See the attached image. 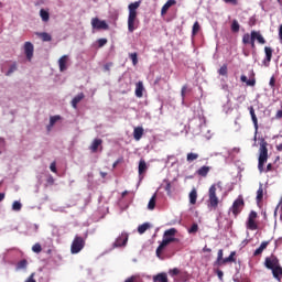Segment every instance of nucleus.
Listing matches in <instances>:
<instances>
[{"mask_svg": "<svg viewBox=\"0 0 282 282\" xmlns=\"http://www.w3.org/2000/svg\"><path fill=\"white\" fill-rule=\"evenodd\" d=\"M142 4V1L131 2L128 6L129 15H128V30L130 33L135 32L138 30V25H140V21L138 20V8Z\"/></svg>", "mask_w": 282, "mask_h": 282, "instance_id": "obj_1", "label": "nucleus"}, {"mask_svg": "<svg viewBox=\"0 0 282 282\" xmlns=\"http://www.w3.org/2000/svg\"><path fill=\"white\" fill-rule=\"evenodd\" d=\"M175 235H177V229L175 228H170L164 231L163 234V240L156 248V257H162V252H164V249L170 245V243H175L180 241V239L175 238Z\"/></svg>", "mask_w": 282, "mask_h": 282, "instance_id": "obj_2", "label": "nucleus"}, {"mask_svg": "<svg viewBox=\"0 0 282 282\" xmlns=\"http://www.w3.org/2000/svg\"><path fill=\"white\" fill-rule=\"evenodd\" d=\"M265 162H268V141H265V139H260L259 161H258V170L260 171V173H263V167L265 166Z\"/></svg>", "mask_w": 282, "mask_h": 282, "instance_id": "obj_3", "label": "nucleus"}, {"mask_svg": "<svg viewBox=\"0 0 282 282\" xmlns=\"http://www.w3.org/2000/svg\"><path fill=\"white\" fill-rule=\"evenodd\" d=\"M217 187L221 188V182L213 184L208 189V206L209 208H214V210H217V207L219 206V197H217Z\"/></svg>", "mask_w": 282, "mask_h": 282, "instance_id": "obj_4", "label": "nucleus"}, {"mask_svg": "<svg viewBox=\"0 0 282 282\" xmlns=\"http://www.w3.org/2000/svg\"><path fill=\"white\" fill-rule=\"evenodd\" d=\"M85 238L76 235L70 245L72 254H78L85 248Z\"/></svg>", "mask_w": 282, "mask_h": 282, "instance_id": "obj_5", "label": "nucleus"}, {"mask_svg": "<svg viewBox=\"0 0 282 282\" xmlns=\"http://www.w3.org/2000/svg\"><path fill=\"white\" fill-rule=\"evenodd\" d=\"M243 206L246 203L243 202V197L239 196L234 203L232 206L229 208V213H232L234 217H239L241 210H243Z\"/></svg>", "mask_w": 282, "mask_h": 282, "instance_id": "obj_6", "label": "nucleus"}, {"mask_svg": "<svg viewBox=\"0 0 282 282\" xmlns=\"http://www.w3.org/2000/svg\"><path fill=\"white\" fill-rule=\"evenodd\" d=\"M264 265L268 268V270L272 271V274H274L275 268H281V264L279 263V258L272 257V258H265Z\"/></svg>", "mask_w": 282, "mask_h": 282, "instance_id": "obj_7", "label": "nucleus"}, {"mask_svg": "<svg viewBox=\"0 0 282 282\" xmlns=\"http://www.w3.org/2000/svg\"><path fill=\"white\" fill-rule=\"evenodd\" d=\"M257 217H258L257 212L254 210L250 212L248 221H247V228L249 230H259V225H257V221H256Z\"/></svg>", "mask_w": 282, "mask_h": 282, "instance_id": "obj_8", "label": "nucleus"}, {"mask_svg": "<svg viewBox=\"0 0 282 282\" xmlns=\"http://www.w3.org/2000/svg\"><path fill=\"white\" fill-rule=\"evenodd\" d=\"M91 28L93 30H109V24H107V21L100 20L98 18L91 19Z\"/></svg>", "mask_w": 282, "mask_h": 282, "instance_id": "obj_9", "label": "nucleus"}, {"mask_svg": "<svg viewBox=\"0 0 282 282\" xmlns=\"http://www.w3.org/2000/svg\"><path fill=\"white\" fill-rule=\"evenodd\" d=\"M127 241H129V235L122 232L113 242V248H122V246H127Z\"/></svg>", "mask_w": 282, "mask_h": 282, "instance_id": "obj_10", "label": "nucleus"}, {"mask_svg": "<svg viewBox=\"0 0 282 282\" xmlns=\"http://www.w3.org/2000/svg\"><path fill=\"white\" fill-rule=\"evenodd\" d=\"M24 53L28 58V61H32V57L34 56V44L31 42L24 43Z\"/></svg>", "mask_w": 282, "mask_h": 282, "instance_id": "obj_11", "label": "nucleus"}, {"mask_svg": "<svg viewBox=\"0 0 282 282\" xmlns=\"http://www.w3.org/2000/svg\"><path fill=\"white\" fill-rule=\"evenodd\" d=\"M252 41H258L260 45H265V37L261 34V31H251L249 34Z\"/></svg>", "mask_w": 282, "mask_h": 282, "instance_id": "obj_12", "label": "nucleus"}, {"mask_svg": "<svg viewBox=\"0 0 282 282\" xmlns=\"http://www.w3.org/2000/svg\"><path fill=\"white\" fill-rule=\"evenodd\" d=\"M274 51L272 50V47H269V46H265L264 47V54H265V57H264V59H263V65L265 66V67H270V63H271V61H272V53H273Z\"/></svg>", "mask_w": 282, "mask_h": 282, "instance_id": "obj_13", "label": "nucleus"}, {"mask_svg": "<svg viewBox=\"0 0 282 282\" xmlns=\"http://www.w3.org/2000/svg\"><path fill=\"white\" fill-rule=\"evenodd\" d=\"M99 148L100 151H102V139H95L90 144L89 150L91 151V153H98Z\"/></svg>", "mask_w": 282, "mask_h": 282, "instance_id": "obj_14", "label": "nucleus"}, {"mask_svg": "<svg viewBox=\"0 0 282 282\" xmlns=\"http://www.w3.org/2000/svg\"><path fill=\"white\" fill-rule=\"evenodd\" d=\"M176 4H177L176 0H167L161 9V17L166 15V12H169V9L173 8V6H176Z\"/></svg>", "mask_w": 282, "mask_h": 282, "instance_id": "obj_15", "label": "nucleus"}, {"mask_svg": "<svg viewBox=\"0 0 282 282\" xmlns=\"http://www.w3.org/2000/svg\"><path fill=\"white\" fill-rule=\"evenodd\" d=\"M242 43H243V45H251L252 50H254V47H257V45L254 44V40H252V37L250 36V33H245L242 35Z\"/></svg>", "mask_w": 282, "mask_h": 282, "instance_id": "obj_16", "label": "nucleus"}, {"mask_svg": "<svg viewBox=\"0 0 282 282\" xmlns=\"http://www.w3.org/2000/svg\"><path fill=\"white\" fill-rule=\"evenodd\" d=\"M210 169L212 167L208 165H203L196 171V175H198L199 177H207L208 173H210Z\"/></svg>", "mask_w": 282, "mask_h": 282, "instance_id": "obj_17", "label": "nucleus"}, {"mask_svg": "<svg viewBox=\"0 0 282 282\" xmlns=\"http://www.w3.org/2000/svg\"><path fill=\"white\" fill-rule=\"evenodd\" d=\"M143 93H144V84L142 82H138L135 84V91H134L137 98H142L144 96Z\"/></svg>", "mask_w": 282, "mask_h": 282, "instance_id": "obj_18", "label": "nucleus"}, {"mask_svg": "<svg viewBox=\"0 0 282 282\" xmlns=\"http://www.w3.org/2000/svg\"><path fill=\"white\" fill-rule=\"evenodd\" d=\"M67 61H69V56H67V55H63L58 59L59 72H65L67 69Z\"/></svg>", "mask_w": 282, "mask_h": 282, "instance_id": "obj_19", "label": "nucleus"}, {"mask_svg": "<svg viewBox=\"0 0 282 282\" xmlns=\"http://www.w3.org/2000/svg\"><path fill=\"white\" fill-rule=\"evenodd\" d=\"M143 135H144V128H142V127L134 128L133 138H134V140H137V142L142 140Z\"/></svg>", "mask_w": 282, "mask_h": 282, "instance_id": "obj_20", "label": "nucleus"}, {"mask_svg": "<svg viewBox=\"0 0 282 282\" xmlns=\"http://www.w3.org/2000/svg\"><path fill=\"white\" fill-rule=\"evenodd\" d=\"M249 111L257 133L259 131V120L257 119V113H254V108L252 106L249 108Z\"/></svg>", "mask_w": 282, "mask_h": 282, "instance_id": "obj_21", "label": "nucleus"}, {"mask_svg": "<svg viewBox=\"0 0 282 282\" xmlns=\"http://www.w3.org/2000/svg\"><path fill=\"white\" fill-rule=\"evenodd\" d=\"M249 111L257 133L259 131V120L257 119V113H254V108L252 106L249 108Z\"/></svg>", "mask_w": 282, "mask_h": 282, "instance_id": "obj_22", "label": "nucleus"}, {"mask_svg": "<svg viewBox=\"0 0 282 282\" xmlns=\"http://www.w3.org/2000/svg\"><path fill=\"white\" fill-rule=\"evenodd\" d=\"M237 252L231 251L229 257L224 258L223 262H220V265H226V263H235L237 261V259H235Z\"/></svg>", "mask_w": 282, "mask_h": 282, "instance_id": "obj_23", "label": "nucleus"}, {"mask_svg": "<svg viewBox=\"0 0 282 282\" xmlns=\"http://www.w3.org/2000/svg\"><path fill=\"white\" fill-rule=\"evenodd\" d=\"M85 98V94L79 93L77 96H75L72 100V107L73 109H78V102Z\"/></svg>", "mask_w": 282, "mask_h": 282, "instance_id": "obj_24", "label": "nucleus"}, {"mask_svg": "<svg viewBox=\"0 0 282 282\" xmlns=\"http://www.w3.org/2000/svg\"><path fill=\"white\" fill-rule=\"evenodd\" d=\"M256 202L258 206L259 204H261V202H263V184L262 183H260L259 188L257 191Z\"/></svg>", "mask_w": 282, "mask_h": 282, "instance_id": "obj_25", "label": "nucleus"}, {"mask_svg": "<svg viewBox=\"0 0 282 282\" xmlns=\"http://www.w3.org/2000/svg\"><path fill=\"white\" fill-rule=\"evenodd\" d=\"M149 167L147 166V161H144L143 159H141L139 161V175H143V173H147V170Z\"/></svg>", "mask_w": 282, "mask_h": 282, "instance_id": "obj_26", "label": "nucleus"}, {"mask_svg": "<svg viewBox=\"0 0 282 282\" xmlns=\"http://www.w3.org/2000/svg\"><path fill=\"white\" fill-rule=\"evenodd\" d=\"M37 36L44 42L50 43L52 41V35L47 32L37 33Z\"/></svg>", "mask_w": 282, "mask_h": 282, "instance_id": "obj_27", "label": "nucleus"}, {"mask_svg": "<svg viewBox=\"0 0 282 282\" xmlns=\"http://www.w3.org/2000/svg\"><path fill=\"white\" fill-rule=\"evenodd\" d=\"M154 282H169V278L166 276V273H159L153 278Z\"/></svg>", "mask_w": 282, "mask_h": 282, "instance_id": "obj_28", "label": "nucleus"}, {"mask_svg": "<svg viewBox=\"0 0 282 282\" xmlns=\"http://www.w3.org/2000/svg\"><path fill=\"white\" fill-rule=\"evenodd\" d=\"M149 228H151V224H149V223H144V224L140 225L138 227L139 235H144V232H147L149 230Z\"/></svg>", "mask_w": 282, "mask_h": 282, "instance_id": "obj_29", "label": "nucleus"}, {"mask_svg": "<svg viewBox=\"0 0 282 282\" xmlns=\"http://www.w3.org/2000/svg\"><path fill=\"white\" fill-rule=\"evenodd\" d=\"M189 204H197V189H192L189 193Z\"/></svg>", "mask_w": 282, "mask_h": 282, "instance_id": "obj_30", "label": "nucleus"}, {"mask_svg": "<svg viewBox=\"0 0 282 282\" xmlns=\"http://www.w3.org/2000/svg\"><path fill=\"white\" fill-rule=\"evenodd\" d=\"M40 17L44 23H47L50 21V12H47L45 9L40 10Z\"/></svg>", "mask_w": 282, "mask_h": 282, "instance_id": "obj_31", "label": "nucleus"}, {"mask_svg": "<svg viewBox=\"0 0 282 282\" xmlns=\"http://www.w3.org/2000/svg\"><path fill=\"white\" fill-rule=\"evenodd\" d=\"M58 120H61V116H58V115L50 118V124L47 127L48 131H50V129H52V127H54V124H56V122H58Z\"/></svg>", "mask_w": 282, "mask_h": 282, "instance_id": "obj_32", "label": "nucleus"}, {"mask_svg": "<svg viewBox=\"0 0 282 282\" xmlns=\"http://www.w3.org/2000/svg\"><path fill=\"white\" fill-rule=\"evenodd\" d=\"M156 194H154L150 200H149V204H148V208L149 210H154L155 209V199H156Z\"/></svg>", "mask_w": 282, "mask_h": 282, "instance_id": "obj_33", "label": "nucleus"}, {"mask_svg": "<svg viewBox=\"0 0 282 282\" xmlns=\"http://www.w3.org/2000/svg\"><path fill=\"white\" fill-rule=\"evenodd\" d=\"M240 28H241V26L239 25V21L232 20V23H231V32H234L235 34H237V32H239Z\"/></svg>", "mask_w": 282, "mask_h": 282, "instance_id": "obj_34", "label": "nucleus"}, {"mask_svg": "<svg viewBox=\"0 0 282 282\" xmlns=\"http://www.w3.org/2000/svg\"><path fill=\"white\" fill-rule=\"evenodd\" d=\"M19 67L17 66V62H14L10 67L9 70L6 73V76H12L14 72H17Z\"/></svg>", "mask_w": 282, "mask_h": 282, "instance_id": "obj_35", "label": "nucleus"}, {"mask_svg": "<svg viewBox=\"0 0 282 282\" xmlns=\"http://www.w3.org/2000/svg\"><path fill=\"white\" fill-rule=\"evenodd\" d=\"M223 261H224V249H219L217 260H216V265H221Z\"/></svg>", "mask_w": 282, "mask_h": 282, "instance_id": "obj_36", "label": "nucleus"}, {"mask_svg": "<svg viewBox=\"0 0 282 282\" xmlns=\"http://www.w3.org/2000/svg\"><path fill=\"white\" fill-rule=\"evenodd\" d=\"M219 76H228V65L224 64L219 69H218Z\"/></svg>", "mask_w": 282, "mask_h": 282, "instance_id": "obj_37", "label": "nucleus"}, {"mask_svg": "<svg viewBox=\"0 0 282 282\" xmlns=\"http://www.w3.org/2000/svg\"><path fill=\"white\" fill-rule=\"evenodd\" d=\"M199 158V154L197 153H187V162H195V160H197Z\"/></svg>", "mask_w": 282, "mask_h": 282, "instance_id": "obj_38", "label": "nucleus"}, {"mask_svg": "<svg viewBox=\"0 0 282 282\" xmlns=\"http://www.w3.org/2000/svg\"><path fill=\"white\" fill-rule=\"evenodd\" d=\"M199 30H200L199 22L196 21V22L193 24V29H192V34H193V36L197 35V33L199 32Z\"/></svg>", "mask_w": 282, "mask_h": 282, "instance_id": "obj_39", "label": "nucleus"}, {"mask_svg": "<svg viewBox=\"0 0 282 282\" xmlns=\"http://www.w3.org/2000/svg\"><path fill=\"white\" fill-rule=\"evenodd\" d=\"M129 58L132 61V65H138V53H130Z\"/></svg>", "mask_w": 282, "mask_h": 282, "instance_id": "obj_40", "label": "nucleus"}, {"mask_svg": "<svg viewBox=\"0 0 282 282\" xmlns=\"http://www.w3.org/2000/svg\"><path fill=\"white\" fill-rule=\"evenodd\" d=\"M32 250H33L36 254H39V253L42 252L43 248L41 247V243L37 242V243L33 245Z\"/></svg>", "mask_w": 282, "mask_h": 282, "instance_id": "obj_41", "label": "nucleus"}, {"mask_svg": "<svg viewBox=\"0 0 282 282\" xmlns=\"http://www.w3.org/2000/svg\"><path fill=\"white\" fill-rule=\"evenodd\" d=\"M199 230V226L197 224H193L192 227L188 229L189 235H195Z\"/></svg>", "mask_w": 282, "mask_h": 282, "instance_id": "obj_42", "label": "nucleus"}, {"mask_svg": "<svg viewBox=\"0 0 282 282\" xmlns=\"http://www.w3.org/2000/svg\"><path fill=\"white\" fill-rule=\"evenodd\" d=\"M22 206H23V205H21L20 202L15 200V202H13V204H12V210L19 212V210H21Z\"/></svg>", "mask_w": 282, "mask_h": 282, "instance_id": "obj_43", "label": "nucleus"}, {"mask_svg": "<svg viewBox=\"0 0 282 282\" xmlns=\"http://www.w3.org/2000/svg\"><path fill=\"white\" fill-rule=\"evenodd\" d=\"M54 176L48 175L46 178V184H48V186H54Z\"/></svg>", "mask_w": 282, "mask_h": 282, "instance_id": "obj_44", "label": "nucleus"}, {"mask_svg": "<svg viewBox=\"0 0 282 282\" xmlns=\"http://www.w3.org/2000/svg\"><path fill=\"white\" fill-rule=\"evenodd\" d=\"M97 43H98V47H105V44L107 43V39H99Z\"/></svg>", "mask_w": 282, "mask_h": 282, "instance_id": "obj_45", "label": "nucleus"}, {"mask_svg": "<svg viewBox=\"0 0 282 282\" xmlns=\"http://www.w3.org/2000/svg\"><path fill=\"white\" fill-rule=\"evenodd\" d=\"M170 274H171V276H177V274H180V269L174 268V269L170 270Z\"/></svg>", "mask_w": 282, "mask_h": 282, "instance_id": "obj_46", "label": "nucleus"}, {"mask_svg": "<svg viewBox=\"0 0 282 282\" xmlns=\"http://www.w3.org/2000/svg\"><path fill=\"white\" fill-rule=\"evenodd\" d=\"M246 85L248 87H254V85H257V80H254V79H247Z\"/></svg>", "mask_w": 282, "mask_h": 282, "instance_id": "obj_47", "label": "nucleus"}, {"mask_svg": "<svg viewBox=\"0 0 282 282\" xmlns=\"http://www.w3.org/2000/svg\"><path fill=\"white\" fill-rule=\"evenodd\" d=\"M18 267H19V268H28V260H21V261L18 263Z\"/></svg>", "mask_w": 282, "mask_h": 282, "instance_id": "obj_48", "label": "nucleus"}, {"mask_svg": "<svg viewBox=\"0 0 282 282\" xmlns=\"http://www.w3.org/2000/svg\"><path fill=\"white\" fill-rule=\"evenodd\" d=\"M268 246H270V241H263V242H261L259 248L263 251V250H265V248H268Z\"/></svg>", "mask_w": 282, "mask_h": 282, "instance_id": "obj_49", "label": "nucleus"}, {"mask_svg": "<svg viewBox=\"0 0 282 282\" xmlns=\"http://www.w3.org/2000/svg\"><path fill=\"white\" fill-rule=\"evenodd\" d=\"M263 253V249H261L260 247L258 249L254 250L253 252V257H259V254Z\"/></svg>", "mask_w": 282, "mask_h": 282, "instance_id": "obj_50", "label": "nucleus"}, {"mask_svg": "<svg viewBox=\"0 0 282 282\" xmlns=\"http://www.w3.org/2000/svg\"><path fill=\"white\" fill-rule=\"evenodd\" d=\"M171 188H172L171 182H167L165 185V191H166L167 195H171Z\"/></svg>", "mask_w": 282, "mask_h": 282, "instance_id": "obj_51", "label": "nucleus"}, {"mask_svg": "<svg viewBox=\"0 0 282 282\" xmlns=\"http://www.w3.org/2000/svg\"><path fill=\"white\" fill-rule=\"evenodd\" d=\"M186 89H188V87H187L186 85L182 87V90H181V96H182V98H185V96H186Z\"/></svg>", "mask_w": 282, "mask_h": 282, "instance_id": "obj_52", "label": "nucleus"}, {"mask_svg": "<svg viewBox=\"0 0 282 282\" xmlns=\"http://www.w3.org/2000/svg\"><path fill=\"white\" fill-rule=\"evenodd\" d=\"M50 170L52 171V173H56V162L51 163Z\"/></svg>", "mask_w": 282, "mask_h": 282, "instance_id": "obj_53", "label": "nucleus"}, {"mask_svg": "<svg viewBox=\"0 0 282 282\" xmlns=\"http://www.w3.org/2000/svg\"><path fill=\"white\" fill-rule=\"evenodd\" d=\"M275 84H276V79L273 76L270 78L269 85H270V87H274Z\"/></svg>", "mask_w": 282, "mask_h": 282, "instance_id": "obj_54", "label": "nucleus"}, {"mask_svg": "<svg viewBox=\"0 0 282 282\" xmlns=\"http://www.w3.org/2000/svg\"><path fill=\"white\" fill-rule=\"evenodd\" d=\"M225 3H231V6H237L239 2L237 0H224Z\"/></svg>", "mask_w": 282, "mask_h": 282, "instance_id": "obj_55", "label": "nucleus"}, {"mask_svg": "<svg viewBox=\"0 0 282 282\" xmlns=\"http://www.w3.org/2000/svg\"><path fill=\"white\" fill-rule=\"evenodd\" d=\"M275 118H276V120H281V118H282V110H278L276 111Z\"/></svg>", "mask_w": 282, "mask_h": 282, "instance_id": "obj_56", "label": "nucleus"}, {"mask_svg": "<svg viewBox=\"0 0 282 282\" xmlns=\"http://www.w3.org/2000/svg\"><path fill=\"white\" fill-rule=\"evenodd\" d=\"M217 276H218V279H220V281H221V279H224V271L217 270Z\"/></svg>", "mask_w": 282, "mask_h": 282, "instance_id": "obj_57", "label": "nucleus"}, {"mask_svg": "<svg viewBox=\"0 0 282 282\" xmlns=\"http://www.w3.org/2000/svg\"><path fill=\"white\" fill-rule=\"evenodd\" d=\"M241 83H248V77L246 75H241L240 77Z\"/></svg>", "mask_w": 282, "mask_h": 282, "instance_id": "obj_58", "label": "nucleus"}, {"mask_svg": "<svg viewBox=\"0 0 282 282\" xmlns=\"http://www.w3.org/2000/svg\"><path fill=\"white\" fill-rule=\"evenodd\" d=\"M124 282H135V275L128 278Z\"/></svg>", "mask_w": 282, "mask_h": 282, "instance_id": "obj_59", "label": "nucleus"}, {"mask_svg": "<svg viewBox=\"0 0 282 282\" xmlns=\"http://www.w3.org/2000/svg\"><path fill=\"white\" fill-rule=\"evenodd\" d=\"M270 171H272V163H269V164L267 165L265 172H267V173H270Z\"/></svg>", "mask_w": 282, "mask_h": 282, "instance_id": "obj_60", "label": "nucleus"}, {"mask_svg": "<svg viewBox=\"0 0 282 282\" xmlns=\"http://www.w3.org/2000/svg\"><path fill=\"white\" fill-rule=\"evenodd\" d=\"M203 252H213V250H212L210 248H208V247L205 246V247L203 248Z\"/></svg>", "mask_w": 282, "mask_h": 282, "instance_id": "obj_61", "label": "nucleus"}, {"mask_svg": "<svg viewBox=\"0 0 282 282\" xmlns=\"http://www.w3.org/2000/svg\"><path fill=\"white\" fill-rule=\"evenodd\" d=\"M3 199H6V194L0 193V202H3Z\"/></svg>", "mask_w": 282, "mask_h": 282, "instance_id": "obj_62", "label": "nucleus"}, {"mask_svg": "<svg viewBox=\"0 0 282 282\" xmlns=\"http://www.w3.org/2000/svg\"><path fill=\"white\" fill-rule=\"evenodd\" d=\"M111 67V64H106L105 65V69L107 70V72H109V68Z\"/></svg>", "mask_w": 282, "mask_h": 282, "instance_id": "obj_63", "label": "nucleus"}, {"mask_svg": "<svg viewBox=\"0 0 282 282\" xmlns=\"http://www.w3.org/2000/svg\"><path fill=\"white\" fill-rule=\"evenodd\" d=\"M100 175L102 178H106L107 177V172H100Z\"/></svg>", "mask_w": 282, "mask_h": 282, "instance_id": "obj_64", "label": "nucleus"}]
</instances>
